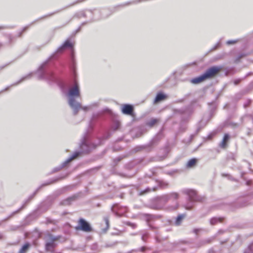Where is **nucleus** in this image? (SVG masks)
<instances>
[{
  "instance_id": "nucleus-1",
  "label": "nucleus",
  "mask_w": 253,
  "mask_h": 253,
  "mask_svg": "<svg viewBox=\"0 0 253 253\" xmlns=\"http://www.w3.org/2000/svg\"><path fill=\"white\" fill-rule=\"evenodd\" d=\"M68 96L69 104L74 112L76 113L81 108L80 104L75 100V98L79 97L80 96L79 86L77 84H75L73 87L70 88Z\"/></svg>"
},
{
  "instance_id": "nucleus-2",
  "label": "nucleus",
  "mask_w": 253,
  "mask_h": 253,
  "mask_svg": "<svg viewBox=\"0 0 253 253\" xmlns=\"http://www.w3.org/2000/svg\"><path fill=\"white\" fill-rule=\"evenodd\" d=\"M220 68L219 67H212L208 69L204 74L202 75L194 78L191 80V83L193 84H199L205 80L210 78L214 76L219 71Z\"/></svg>"
},
{
  "instance_id": "nucleus-3",
  "label": "nucleus",
  "mask_w": 253,
  "mask_h": 253,
  "mask_svg": "<svg viewBox=\"0 0 253 253\" xmlns=\"http://www.w3.org/2000/svg\"><path fill=\"white\" fill-rule=\"evenodd\" d=\"M80 229L85 232L91 231V227L89 224L83 219L79 220Z\"/></svg>"
},
{
  "instance_id": "nucleus-4",
  "label": "nucleus",
  "mask_w": 253,
  "mask_h": 253,
  "mask_svg": "<svg viewBox=\"0 0 253 253\" xmlns=\"http://www.w3.org/2000/svg\"><path fill=\"white\" fill-rule=\"evenodd\" d=\"M132 106L130 105L126 104L122 108V111L125 114H130L132 112Z\"/></svg>"
},
{
  "instance_id": "nucleus-5",
  "label": "nucleus",
  "mask_w": 253,
  "mask_h": 253,
  "mask_svg": "<svg viewBox=\"0 0 253 253\" xmlns=\"http://www.w3.org/2000/svg\"><path fill=\"white\" fill-rule=\"evenodd\" d=\"M54 244L53 243V240L51 238L49 242H47L46 244V249L47 251H50L54 247Z\"/></svg>"
},
{
  "instance_id": "nucleus-6",
  "label": "nucleus",
  "mask_w": 253,
  "mask_h": 253,
  "mask_svg": "<svg viewBox=\"0 0 253 253\" xmlns=\"http://www.w3.org/2000/svg\"><path fill=\"white\" fill-rule=\"evenodd\" d=\"M166 97V96L161 93H158L155 99V102H158L164 99Z\"/></svg>"
},
{
  "instance_id": "nucleus-7",
  "label": "nucleus",
  "mask_w": 253,
  "mask_h": 253,
  "mask_svg": "<svg viewBox=\"0 0 253 253\" xmlns=\"http://www.w3.org/2000/svg\"><path fill=\"white\" fill-rule=\"evenodd\" d=\"M73 45V43L70 41L67 40L61 46V48L65 47H72Z\"/></svg>"
},
{
  "instance_id": "nucleus-8",
  "label": "nucleus",
  "mask_w": 253,
  "mask_h": 253,
  "mask_svg": "<svg viewBox=\"0 0 253 253\" xmlns=\"http://www.w3.org/2000/svg\"><path fill=\"white\" fill-rule=\"evenodd\" d=\"M229 138V136L228 134H225L222 142L220 143V145L222 147H225L226 146V143Z\"/></svg>"
},
{
  "instance_id": "nucleus-9",
  "label": "nucleus",
  "mask_w": 253,
  "mask_h": 253,
  "mask_svg": "<svg viewBox=\"0 0 253 253\" xmlns=\"http://www.w3.org/2000/svg\"><path fill=\"white\" fill-rule=\"evenodd\" d=\"M197 160L196 159H192L190 160L187 163V167L189 168L193 167L197 163Z\"/></svg>"
},
{
  "instance_id": "nucleus-10",
  "label": "nucleus",
  "mask_w": 253,
  "mask_h": 253,
  "mask_svg": "<svg viewBox=\"0 0 253 253\" xmlns=\"http://www.w3.org/2000/svg\"><path fill=\"white\" fill-rule=\"evenodd\" d=\"M29 244H25L24 245L20 250L19 251V253H25L26 251L28 250V249L29 247Z\"/></svg>"
},
{
  "instance_id": "nucleus-11",
  "label": "nucleus",
  "mask_w": 253,
  "mask_h": 253,
  "mask_svg": "<svg viewBox=\"0 0 253 253\" xmlns=\"http://www.w3.org/2000/svg\"><path fill=\"white\" fill-rule=\"evenodd\" d=\"M79 153L78 152L75 153L74 154H73V155L70 158H69L67 160V162H70L71 161H72V160L75 159L76 157H77L79 155Z\"/></svg>"
},
{
  "instance_id": "nucleus-12",
  "label": "nucleus",
  "mask_w": 253,
  "mask_h": 253,
  "mask_svg": "<svg viewBox=\"0 0 253 253\" xmlns=\"http://www.w3.org/2000/svg\"><path fill=\"white\" fill-rule=\"evenodd\" d=\"M183 217L184 216L182 215H179L176 218V224L177 225L179 224L181 220L183 219Z\"/></svg>"
},
{
  "instance_id": "nucleus-13",
  "label": "nucleus",
  "mask_w": 253,
  "mask_h": 253,
  "mask_svg": "<svg viewBox=\"0 0 253 253\" xmlns=\"http://www.w3.org/2000/svg\"><path fill=\"white\" fill-rule=\"evenodd\" d=\"M236 42V41H228L227 42V44H231V43H234Z\"/></svg>"
},
{
  "instance_id": "nucleus-14",
  "label": "nucleus",
  "mask_w": 253,
  "mask_h": 253,
  "mask_svg": "<svg viewBox=\"0 0 253 253\" xmlns=\"http://www.w3.org/2000/svg\"><path fill=\"white\" fill-rule=\"evenodd\" d=\"M106 222L107 225H108L109 221H108V219L106 220Z\"/></svg>"
},
{
  "instance_id": "nucleus-15",
  "label": "nucleus",
  "mask_w": 253,
  "mask_h": 253,
  "mask_svg": "<svg viewBox=\"0 0 253 253\" xmlns=\"http://www.w3.org/2000/svg\"><path fill=\"white\" fill-rule=\"evenodd\" d=\"M192 194H194H194H195V191H192Z\"/></svg>"
},
{
  "instance_id": "nucleus-16",
  "label": "nucleus",
  "mask_w": 253,
  "mask_h": 253,
  "mask_svg": "<svg viewBox=\"0 0 253 253\" xmlns=\"http://www.w3.org/2000/svg\"><path fill=\"white\" fill-rule=\"evenodd\" d=\"M214 219H211V221L212 222Z\"/></svg>"
}]
</instances>
